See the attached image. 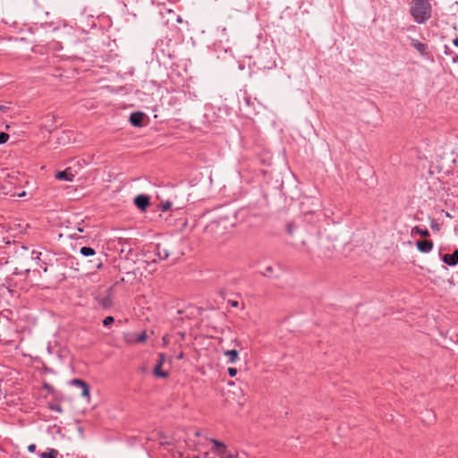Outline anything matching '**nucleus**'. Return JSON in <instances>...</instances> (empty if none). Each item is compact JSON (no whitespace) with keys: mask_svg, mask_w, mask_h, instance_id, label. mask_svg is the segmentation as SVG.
<instances>
[{"mask_svg":"<svg viewBox=\"0 0 458 458\" xmlns=\"http://www.w3.org/2000/svg\"><path fill=\"white\" fill-rule=\"evenodd\" d=\"M432 12L430 0H411L410 3V14L418 24L426 23L432 17Z\"/></svg>","mask_w":458,"mask_h":458,"instance_id":"1","label":"nucleus"},{"mask_svg":"<svg viewBox=\"0 0 458 458\" xmlns=\"http://www.w3.org/2000/svg\"><path fill=\"white\" fill-rule=\"evenodd\" d=\"M148 335L146 331L140 333L128 332L123 334V341L128 344H141L146 342Z\"/></svg>","mask_w":458,"mask_h":458,"instance_id":"2","label":"nucleus"},{"mask_svg":"<svg viewBox=\"0 0 458 458\" xmlns=\"http://www.w3.org/2000/svg\"><path fill=\"white\" fill-rule=\"evenodd\" d=\"M134 204L137 206V208H139L141 211H144L146 210V208L149 206L150 204V199L148 196L147 195H144V194H140V195H138L135 199H134Z\"/></svg>","mask_w":458,"mask_h":458,"instance_id":"3","label":"nucleus"},{"mask_svg":"<svg viewBox=\"0 0 458 458\" xmlns=\"http://www.w3.org/2000/svg\"><path fill=\"white\" fill-rule=\"evenodd\" d=\"M411 46L420 53L421 56L428 55V45L420 42V40L410 38Z\"/></svg>","mask_w":458,"mask_h":458,"instance_id":"4","label":"nucleus"},{"mask_svg":"<svg viewBox=\"0 0 458 458\" xmlns=\"http://www.w3.org/2000/svg\"><path fill=\"white\" fill-rule=\"evenodd\" d=\"M211 443L213 444L212 446V452L218 454V455H224L226 453V446L224 443L216 440V439H211Z\"/></svg>","mask_w":458,"mask_h":458,"instance_id":"5","label":"nucleus"},{"mask_svg":"<svg viewBox=\"0 0 458 458\" xmlns=\"http://www.w3.org/2000/svg\"><path fill=\"white\" fill-rule=\"evenodd\" d=\"M72 385L75 386H78L81 389V394L82 396L84 397H89V386L88 385L81 379H79V378H74L72 380Z\"/></svg>","mask_w":458,"mask_h":458,"instance_id":"6","label":"nucleus"},{"mask_svg":"<svg viewBox=\"0 0 458 458\" xmlns=\"http://www.w3.org/2000/svg\"><path fill=\"white\" fill-rule=\"evenodd\" d=\"M442 260L449 265L455 266L458 264V250H455L452 254H445L442 258Z\"/></svg>","mask_w":458,"mask_h":458,"instance_id":"7","label":"nucleus"},{"mask_svg":"<svg viewBox=\"0 0 458 458\" xmlns=\"http://www.w3.org/2000/svg\"><path fill=\"white\" fill-rule=\"evenodd\" d=\"M416 245L418 250L423 253H428L433 249V242L428 240L418 241Z\"/></svg>","mask_w":458,"mask_h":458,"instance_id":"8","label":"nucleus"},{"mask_svg":"<svg viewBox=\"0 0 458 458\" xmlns=\"http://www.w3.org/2000/svg\"><path fill=\"white\" fill-rule=\"evenodd\" d=\"M55 178L61 181L72 182L74 174L72 173L71 169L68 168L64 171L57 172L55 174Z\"/></svg>","mask_w":458,"mask_h":458,"instance_id":"9","label":"nucleus"},{"mask_svg":"<svg viewBox=\"0 0 458 458\" xmlns=\"http://www.w3.org/2000/svg\"><path fill=\"white\" fill-rule=\"evenodd\" d=\"M156 253L159 259H166L169 257V250L163 243H157L156 245Z\"/></svg>","mask_w":458,"mask_h":458,"instance_id":"10","label":"nucleus"},{"mask_svg":"<svg viewBox=\"0 0 458 458\" xmlns=\"http://www.w3.org/2000/svg\"><path fill=\"white\" fill-rule=\"evenodd\" d=\"M144 114L140 112H135L131 114L130 122L133 126L140 127L142 125Z\"/></svg>","mask_w":458,"mask_h":458,"instance_id":"11","label":"nucleus"},{"mask_svg":"<svg viewBox=\"0 0 458 458\" xmlns=\"http://www.w3.org/2000/svg\"><path fill=\"white\" fill-rule=\"evenodd\" d=\"M224 355L228 358L227 363L233 364L239 360V353L236 350L225 351Z\"/></svg>","mask_w":458,"mask_h":458,"instance_id":"12","label":"nucleus"},{"mask_svg":"<svg viewBox=\"0 0 458 458\" xmlns=\"http://www.w3.org/2000/svg\"><path fill=\"white\" fill-rule=\"evenodd\" d=\"M98 303L100 306H102L103 308L105 309H108L110 307H112L113 305V301L111 299L110 296H106L104 298H101L99 301H98Z\"/></svg>","mask_w":458,"mask_h":458,"instance_id":"13","label":"nucleus"},{"mask_svg":"<svg viewBox=\"0 0 458 458\" xmlns=\"http://www.w3.org/2000/svg\"><path fill=\"white\" fill-rule=\"evenodd\" d=\"M59 452L56 449H49L47 452L40 454L41 458H56Z\"/></svg>","mask_w":458,"mask_h":458,"instance_id":"14","label":"nucleus"},{"mask_svg":"<svg viewBox=\"0 0 458 458\" xmlns=\"http://www.w3.org/2000/svg\"><path fill=\"white\" fill-rule=\"evenodd\" d=\"M412 233H416L423 237H428L429 236V232L427 228H420L419 226H415L412 231H411Z\"/></svg>","mask_w":458,"mask_h":458,"instance_id":"15","label":"nucleus"},{"mask_svg":"<svg viewBox=\"0 0 458 458\" xmlns=\"http://www.w3.org/2000/svg\"><path fill=\"white\" fill-rule=\"evenodd\" d=\"M80 252L85 257L93 256L96 253L95 250L91 247H81Z\"/></svg>","mask_w":458,"mask_h":458,"instance_id":"16","label":"nucleus"},{"mask_svg":"<svg viewBox=\"0 0 458 458\" xmlns=\"http://www.w3.org/2000/svg\"><path fill=\"white\" fill-rule=\"evenodd\" d=\"M161 366H162V361H160L154 369V374L157 376V377H167V373L166 372H164L162 369H161Z\"/></svg>","mask_w":458,"mask_h":458,"instance_id":"17","label":"nucleus"},{"mask_svg":"<svg viewBox=\"0 0 458 458\" xmlns=\"http://www.w3.org/2000/svg\"><path fill=\"white\" fill-rule=\"evenodd\" d=\"M114 321V318L112 316H107L104 318L103 320V325L105 327H108L110 326L111 324H113V322Z\"/></svg>","mask_w":458,"mask_h":458,"instance_id":"18","label":"nucleus"},{"mask_svg":"<svg viewBox=\"0 0 458 458\" xmlns=\"http://www.w3.org/2000/svg\"><path fill=\"white\" fill-rule=\"evenodd\" d=\"M9 139V135L5 132L0 133V144L5 143Z\"/></svg>","mask_w":458,"mask_h":458,"instance_id":"19","label":"nucleus"},{"mask_svg":"<svg viewBox=\"0 0 458 458\" xmlns=\"http://www.w3.org/2000/svg\"><path fill=\"white\" fill-rule=\"evenodd\" d=\"M50 409L52 411L59 412V413H61L63 411V409L61 408V406L59 404H51Z\"/></svg>","mask_w":458,"mask_h":458,"instance_id":"20","label":"nucleus"},{"mask_svg":"<svg viewBox=\"0 0 458 458\" xmlns=\"http://www.w3.org/2000/svg\"><path fill=\"white\" fill-rule=\"evenodd\" d=\"M227 371H228L229 376L232 377H233L237 375V369H235V368L230 367V368H228Z\"/></svg>","mask_w":458,"mask_h":458,"instance_id":"21","label":"nucleus"},{"mask_svg":"<svg viewBox=\"0 0 458 458\" xmlns=\"http://www.w3.org/2000/svg\"><path fill=\"white\" fill-rule=\"evenodd\" d=\"M31 254H32V259H35L36 261L40 260V255H41V252H38V251L33 250Z\"/></svg>","mask_w":458,"mask_h":458,"instance_id":"22","label":"nucleus"},{"mask_svg":"<svg viewBox=\"0 0 458 458\" xmlns=\"http://www.w3.org/2000/svg\"><path fill=\"white\" fill-rule=\"evenodd\" d=\"M28 451H29L30 453H34V452L36 451V445H34V444L30 445L28 446Z\"/></svg>","mask_w":458,"mask_h":458,"instance_id":"23","label":"nucleus"},{"mask_svg":"<svg viewBox=\"0 0 458 458\" xmlns=\"http://www.w3.org/2000/svg\"><path fill=\"white\" fill-rule=\"evenodd\" d=\"M273 271V267L268 266L267 268H266V271L264 272V276H268L269 274H271Z\"/></svg>","mask_w":458,"mask_h":458,"instance_id":"24","label":"nucleus"},{"mask_svg":"<svg viewBox=\"0 0 458 458\" xmlns=\"http://www.w3.org/2000/svg\"><path fill=\"white\" fill-rule=\"evenodd\" d=\"M426 415L428 417L429 420H434V415L431 411H426Z\"/></svg>","mask_w":458,"mask_h":458,"instance_id":"25","label":"nucleus"},{"mask_svg":"<svg viewBox=\"0 0 458 458\" xmlns=\"http://www.w3.org/2000/svg\"><path fill=\"white\" fill-rule=\"evenodd\" d=\"M293 230H294L293 225H291V224H289V225H287V232H288L290 234H292V233H293Z\"/></svg>","mask_w":458,"mask_h":458,"instance_id":"26","label":"nucleus"},{"mask_svg":"<svg viewBox=\"0 0 458 458\" xmlns=\"http://www.w3.org/2000/svg\"><path fill=\"white\" fill-rule=\"evenodd\" d=\"M171 208V204L170 203H166L163 206V210H168L169 208Z\"/></svg>","mask_w":458,"mask_h":458,"instance_id":"27","label":"nucleus"},{"mask_svg":"<svg viewBox=\"0 0 458 458\" xmlns=\"http://www.w3.org/2000/svg\"><path fill=\"white\" fill-rule=\"evenodd\" d=\"M453 43H454V45L455 47H458V38H454V39L453 40Z\"/></svg>","mask_w":458,"mask_h":458,"instance_id":"28","label":"nucleus"},{"mask_svg":"<svg viewBox=\"0 0 458 458\" xmlns=\"http://www.w3.org/2000/svg\"><path fill=\"white\" fill-rule=\"evenodd\" d=\"M431 227H432L433 229H436V230H437V229H438L437 225H435V224H432V225H431Z\"/></svg>","mask_w":458,"mask_h":458,"instance_id":"29","label":"nucleus"},{"mask_svg":"<svg viewBox=\"0 0 458 458\" xmlns=\"http://www.w3.org/2000/svg\"><path fill=\"white\" fill-rule=\"evenodd\" d=\"M183 358V353L181 352L178 356H177V359L181 360Z\"/></svg>","mask_w":458,"mask_h":458,"instance_id":"30","label":"nucleus"},{"mask_svg":"<svg viewBox=\"0 0 458 458\" xmlns=\"http://www.w3.org/2000/svg\"><path fill=\"white\" fill-rule=\"evenodd\" d=\"M232 306H233V307H237V306H238V302H237V301H233V302H232Z\"/></svg>","mask_w":458,"mask_h":458,"instance_id":"31","label":"nucleus"},{"mask_svg":"<svg viewBox=\"0 0 458 458\" xmlns=\"http://www.w3.org/2000/svg\"><path fill=\"white\" fill-rule=\"evenodd\" d=\"M223 223V220L220 218L217 222H216L215 224H217V225H220Z\"/></svg>","mask_w":458,"mask_h":458,"instance_id":"32","label":"nucleus"},{"mask_svg":"<svg viewBox=\"0 0 458 458\" xmlns=\"http://www.w3.org/2000/svg\"><path fill=\"white\" fill-rule=\"evenodd\" d=\"M77 231L81 233V232H83V229L81 227H78Z\"/></svg>","mask_w":458,"mask_h":458,"instance_id":"33","label":"nucleus"},{"mask_svg":"<svg viewBox=\"0 0 458 458\" xmlns=\"http://www.w3.org/2000/svg\"><path fill=\"white\" fill-rule=\"evenodd\" d=\"M43 270H44V272H47V266H44V267H43Z\"/></svg>","mask_w":458,"mask_h":458,"instance_id":"34","label":"nucleus"},{"mask_svg":"<svg viewBox=\"0 0 458 458\" xmlns=\"http://www.w3.org/2000/svg\"><path fill=\"white\" fill-rule=\"evenodd\" d=\"M72 238H77V235L74 233V234H72Z\"/></svg>","mask_w":458,"mask_h":458,"instance_id":"35","label":"nucleus"},{"mask_svg":"<svg viewBox=\"0 0 458 458\" xmlns=\"http://www.w3.org/2000/svg\"><path fill=\"white\" fill-rule=\"evenodd\" d=\"M206 458H215V457H206Z\"/></svg>","mask_w":458,"mask_h":458,"instance_id":"36","label":"nucleus"},{"mask_svg":"<svg viewBox=\"0 0 458 458\" xmlns=\"http://www.w3.org/2000/svg\"><path fill=\"white\" fill-rule=\"evenodd\" d=\"M221 458H229V457H221Z\"/></svg>","mask_w":458,"mask_h":458,"instance_id":"37","label":"nucleus"}]
</instances>
